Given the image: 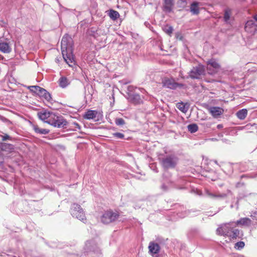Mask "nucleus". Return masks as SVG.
Returning a JSON list of instances; mask_svg holds the SVG:
<instances>
[{
  "label": "nucleus",
  "mask_w": 257,
  "mask_h": 257,
  "mask_svg": "<svg viewBox=\"0 0 257 257\" xmlns=\"http://www.w3.org/2000/svg\"><path fill=\"white\" fill-rule=\"evenodd\" d=\"M38 116L44 122L55 127L65 128L68 123L63 116L52 111H41L38 113Z\"/></svg>",
  "instance_id": "1"
},
{
  "label": "nucleus",
  "mask_w": 257,
  "mask_h": 257,
  "mask_svg": "<svg viewBox=\"0 0 257 257\" xmlns=\"http://www.w3.org/2000/svg\"><path fill=\"white\" fill-rule=\"evenodd\" d=\"M73 40L68 35H65L61 40V50L63 58L69 66L74 64V57L73 54Z\"/></svg>",
  "instance_id": "2"
},
{
  "label": "nucleus",
  "mask_w": 257,
  "mask_h": 257,
  "mask_svg": "<svg viewBox=\"0 0 257 257\" xmlns=\"http://www.w3.org/2000/svg\"><path fill=\"white\" fill-rule=\"evenodd\" d=\"M206 69L207 74L211 76L212 77H208L207 75H206L204 78V80L207 82L210 83L218 81L213 77V76L220 69L219 64L215 59H210L207 61Z\"/></svg>",
  "instance_id": "3"
},
{
  "label": "nucleus",
  "mask_w": 257,
  "mask_h": 257,
  "mask_svg": "<svg viewBox=\"0 0 257 257\" xmlns=\"http://www.w3.org/2000/svg\"><path fill=\"white\" fill-rule=\"evenodd\" d=\"M178 158L174 155H169L162 158L160 163L165 170L175 168L178 164Z\"/></svg>",
  "instance_id": "4"
},
{
  "label": "nucleus",
  "mask_w": 257,
  "mask_h": 257,
  "mask_svg": "<svg viewBox=\"0 0 257 257\" xmlns=\"http://www.w3.org/2000/svg\"><path fill=\"white\" fill-rule=\"evenodd\" d=\"M119 217V214L117 211L114 212L109 209L103 212L100 217V221L103 224H108L115 222Z\"/></svg>",
  "instance_id": "5"
},
{
  "label": "nucleus",
  "mask_w": 257,
  "mask_h": 257,
  "mask_svg": "<svg viewBox=\"0 0 257 257\" xmlns=\"http://www.w3.org/2000/svg\"><path fill=\"white\" fill-rule=\"evenodd\" d=\"M70 212L73 217H76L83 222L86 220L83 209L81 206L77 203H74L71 205Z\"/></svg>",
  "instance_id": "6"
},
{
  "label": "nucleus",
  "mask_w": 257,
  "mask_h": 257,
  "mask_svg": "<svg viewBox=\"0 0 257 257\" xmlns=\"http://www.w3.org/2000/svg\"><path fill=\"white\" fill-rule=\"evenodd\" d=\"M205 74V68L202 65L193 67L189 72V76L192 79H200L202 75Z\"/></svg>",
  "instance_id": "7"
},
{
  "label": "nucleus",
  "mask_w": 257,
  "mask_h": 257,
  "mask_svg": "<svg viewBox=\"0 0 257 257\" xmlns=\"http://www.w3.org/2000/svg\"><path fill=\"white\" fill-rule=\"evenodd\" d=\"M244 29L246 32L251 35L257 33V15L254 16V20L247 21L245 25Z\"/></svg>",
  "instance_id": "8"
},
{
  "label": "nucleus",
  "mask_w": 257,
  "mask_h": 257,
  "mask_svg": "<svg viewBox=\"0 0 257 257\" xmlns=\"http://www.w3.org/2000/svg\"><path fill=\"white\" fill-rule=\"evenodd\" d=\"M163 86L165 87L172 89H175L177 87H182L184 84L176 82L173 79L165 78L162 81Z\"/></svg>",
  "instance_id": "9"
},
{
  "label": "nucleus",
  "mask_w": 257,
  "mask_h": 257,
  "mask_svg": "<svg viewBox=\"0 0 257 257\" xmlns=\"http://www.w3.org/2000/svg\"><path fill=\"white\" fill-rule=\"evenodd\" d=\"M102 116V114L96 110H88L83 115V117L86 119H94L98 121Z\"/></svg>",
  "instance_id": "10"
},
{
  "label": "nucleus",
  "mask_w": 257,
  "mask_h": 257,
  "mask_svg": "<svg viewBox=\"0 0 257 257\" xmlns=\"http://www.w3.org/2000/svg\"><path fill=\"white\" fill-rule=\"evenodd\" d=\"M149 252L153 257H157V254L159 252L161 247L160 245L154 241H151L149 245Z\"/></svg>",
  "instance_id": "11"
},
{
  "label": "nucleus",
  "mask_w": 257,
  "mask_h": 257,
  "mask_svg": "<svg viewBox=\"0 0 257 257\" xmlns=\"http://www.w3.org/2000/svg\"><path fill=\"white\" fill-rule=\"evenodd\" d=\"M130 102L135 104L139 105L143 103V100L141 96L137 93H130L127 97Z\"/></svg>",
  "instance_id": "12"
},
{
  "label": "nucleus",
  "mask_w": 257,
  "mask_h": 257,
  "mask_svg": "<svg viewBox=\"0 0 257 257\" xmlns=\"http://www.w3.org/2000/svg\"><path fill=\"white\" fill-rule=\"evenodd\" d=\"M174 5V0H164L162 9L166 13H170L172 12Z\"/></svg>",
  "instance_id": "13"
},
{
  "label": "nucleus",
  "mask_w": 257,
  "mask_h": 257,
  "mask_svg": "<svg viewBox=\"0 0 257 257\" xmlns=\"http://www.w3.org/2000/svg\"><path fill=\"white\" fill-rule=\"evenodd\" d=\"M12 48L10 42L0 41V51L4 53H9L11 52Z\"/></svg>",
  "instance_id": "14"
},
{
  "label": "nucleus",
  "mask_w": 257,
  "mask_h": 257,
  "mask_svg": "<svg viewBox=\"0 0 257 257\" xmlns=\"http://www.w3.org/2000/svg\"><path fill=\"white\" fill-rule=\"evenodd\" d=\"M209 112L215 118L218 117L223 113V109L220 107L213 106L211 107L208 109Z\"/></svg>",
  "instance_id": "15"
},
{
  "label": "nucleus",
  "mask_w": 257,
  "mask_h": 257,
  "mask_svg": "<svg viewBox=\"0 0 257 257\" xmlns=\"http://www.w3.org/2000/svg\"><path fill=\"white\" fill-rule=\"evenodd\" d=\"M239 230L238 229L231 228L230 230L226 232L225 236H228L232 239H236L239 236Z\"/></svg>",
  "instance_id": "16"
},
{
  "label": "nucleus",
  "mask_w": 257,
  "mask_h": 257,
  "mask_svg": "<svg viewBox=\"0 0 257 257\" xmlns=\"http://www.w3.org/2000/svg\"><path fill=\"white\" fill-rule=\"evenodd\" d=\"M41 91L39 94L40 97H42L45 98L47 101L51 102L52 100V98L51 94L48 92L45 89L42 88L41 89Z\"/></svg>",
  "instance_id": "17"
},
{
  "label": "nucleus",
  "mask_w": 257,
  "mask_h": 257,
  "mask_svg": "<svg viewBox=\"0 0 257 257\" xmlns=\"http://www.w3.org/2000/svg\"><path fill=\"white\" fill-rule=\"evenodd\" d=\"M190 10L193 15H198L199 14V3L196 2L192 3L190 5Z\"/></svg>",
  "instance_id": "18"
},
{
  "label": "nucleus",
  "mask_w": 257,
  "mask_h": 257,
  "mask_svg": "<svg viewBox=\"0 0 257 257\" xmlns=\"http://www.w3.org/2000/svg\"><path fill=\"white\" fill-rule=\"evenodd\" d=\"M235 224L236 225H241L245 226H250L251 224V220L247 217L241 218L239 220H237Z\"/></svg>",
  "instance_id": "19"
},
{
  "label": "nucleus",
  "mask_w": 257,
  "mask_h": 257,
  "mask_svg": "<svg viewBox=\"0 0 257 257\" xmlns=\"http://www.w3.org/2000/svg\"><path fill=\"white\" fill-rule=\"evenodd\" d=\"M33 128L34 131L37 134L41 135H46L49 133L50 131L47 129L40 128L38 125L33 124Z\"/></svg>",
  "instance_id": "20"
},
{
  "label": "nucleus",
  "mask_w": 257,
  "mask_h": 257,
  "mask_svg": "<svg viewBox=\"0 0 257 257\" xmlns=\"http://www.w3.org/2000/svg\"><path fill=\"white\" fill-rule=\"evenodd\" d=\"M58 82L59 86L62 88H65L70 84L69 80L65 76L61 77Z\"/></svg>",
  "instance_id": "21"
},
{
  "label": "nucleus",
  "mask_w": 257,
  "mask_h": 257,
  "mask_svg": "<svg viewBox=\"0 0 257 257\" xmlns=\"http://www.w3.org/2000/svg\"><path fill=\"white\" fill-rule=\"evenodd\" d=\"M0 148L3 151H10L14 149V146L10 144L2 143L0 145Z\"/></svg>",
  "instance_id": "22"
},
{
  "label": "nucleus",
  "mask_w": 257,
  "mask_h": 257,
  "mask_svg": "<svg viewBox=\"0 0 257 257\" xmlns=\"http://www.w3.org/2000/svg\"><path fill=\"white\" fill-rule=\"evenodd\" d=\"M188 4V0H178L177 2L176 5L177 7L180 9L179 11L182 10V9H185L187 7Z\"/></svg>",
  "instance_id": "23"
},
{
  "label": "nucleus",
  "mask_w": 257,
  "mask_h": 257,
  "mask_svg": "<svg viewBox=\"0 0 257 257\" xmlns=\"http://www.w3.org/2000/svg\"><path fill=\"white\" fill-rule=\"evenodd\" d=\"M247 110L246 109H242L236 112L237 117L241 119H244L247 116Z\"/></svg>",
  "instance_id": "24"
},
{
  "label": "nucleus",
  "mask_w": 257,
  "mask_h": 257,
  "mask_svg": "<svg viewBox=\"0 0 257 257\" xmlns=\"http://www.w3.org/2000/svg\"><path fill=\"white\" fill-rule=\"evenodd\" d=\"M28 89L30 90V91L34 93H35L36 95H39L40 91L42 89V87H40L37 85H33V86H29L27 87Z\"/></svg>",
  "instance_id": "25"
},
{
  "label": "nucleus",
  "mask_w": 257,
  "mask_h": 257,
  "mask_svg": "<svg viewBox=\"0 0 257 257\" xmlns=\"http://www.w3.org/2000/svg\"><path fill=\"white\" fill-rule=\"evenodd\" d=\"M109 16L112 20H115L119 18V14L117 11L111 10L109 13Z\"/></svg>",
  "instance_id": "26"
},
{
  "label": "nucleus",
  "mask_w": 257,
  "mask_h": 257,
  "mask_svg": "<svg viewBox=\"0 0 257 257\" xmlns=\"http://www.w3.org/2000/svg\"><path fill=\"white\" fill-rule=\"evenodd\" d=\"M188 130L191 133H194L198 130V125L196 123H191L187 126Z\"/></svg>",
  "instance_id": "27"
},
{
  "label": "nucleus",
  "mask_w": 257,
  "mask_h": 257,
  "mask_svg": "<svg viewBox=\"0 0 257 257\" xmlns=\"http://www.w3.org/2000/svg\"><path fill=\"white\" fill-rule=\"evenodd\" d=\"M206 193L209 197L211 198H217V197L224 198V197H226V195L225 194L216 195V194H213L208 191H207Z\"/></svg>",
  "instance_id": "28"
},
{
  "label": "nucleus",
  "mask_w": 257,
  "mask_h": 257,
  "mask_svg": "<svg viewBox=\"0 0 257 257\" xmlns=\"http://www.w3.org/2000/svg\"><path fill=\"white\" fill-rule=\"evenodd\" d=\"M243 127L245 130H250V132H252L253 130L256 129L257 126L255 123H253L252 124L248 123L245 125Z\"/></svg>",
  "instance_id": "29"
},
{
  "label": "nucleus",
  "mask_w": 257,
  "mask_h": 257,
  "mask_svg": "<svg viewBox=\"0 0 257 257\" xmlns=\"http://www.w3.org/2000/svg\"><path fill=\"white\" fill-rule=\"evenodd\" d=\"M115 123L117 126H122L125 124L124 120L122 118H116L115 119Z\"/></svg>",
  "instance_id": "30"
},
{
  "label": "nucleus",
  "mask_w": 257,
  "mask_h": 257,
  "mask_svg": "<svg viewBox=\"0 0 257 257\" xmlns=\"http://www.w3.org/2000/svg\"><path fill=\"white\" fill-rule=\"evenodd\" d=\"M178 108L183 112H186L188 110V108L183 103H179Z\"/></svg>",
  "instance_id": "31"
},
{
  "label": "nucleus",
  "mask_w": 257,
  "mask_h": 257,
  "mask_svg": "<svg viewBox=\"0 0 257 257\" xmlns=\"http://www.w3.org/2000/svg\"><path fill=\"white\" fill-rule=\"evenodd\" d=\"M245 245V243L243 241H238L235 244L234 247L237 249H242Z\"/></svg>",
  "instance_id": "32"
},
{
  "label": "nucleus",
  "mask_w": 257,
  "mask_h": 257,
  "mask_svg": "<svg viewBox=\"0 0 257 257\" xmlns=\"http://www.w3.org/2000/svg\"><path fill=\"white\" fill-rule=\"evenodd\" d=\"M230 11L226 10L224 15V20L225 22H227L230 19Z\"/></svg>",
  "instance_id": "33"
},
{
  "label": "nucleus",
  "mask_w": 257,
  "mask_h": 257,
  "mask_svg": "<svg viewBox=\"0 0 257 257\" xmlns=\"http://www.w3.org/2000/svg\"><path fill=\"white\" fill-rule=\"evenodd\" d=\"M113 136L116 139H124V135L119 132H116L112 134Z\"/></svg>",
  "instance_id": "34"
},
{
  "label": "nucleus",
  "mask_w": 257,
  "mask_h": 257,
  "mask_svg": "<svg viewBox=\"0 0 257 257\" xmlns=\"http://www.w3.org/2000/svg\"><path fill=\"white\" fill-rule=\"evenodd\" d=\"M136 88V87L133 86V85H129L127 86V94L128 96H129V94L130 93H135L134 92V91L135 90V89Z\"/></svg>",
  "instance_id": "35"
},
{
  "label": "nucleus",
  "mask_w": 257,
  "mask_h": 257,
  "mask_svg": "<svg viewBox=\"0 0 257 257\" xmlns=\"http://www.w3.org/2000/svg\"><path fill=\"white\" fill-rule=\"evenodd\" d=\"M226 232L227 231H225L222 228H218L216 230V232H217V234H218V235L225 236V234H226Z\"/></svg>",
  "instance_id": "36"
},
{
  "label": "nucleus",
  "mask_w": 257,
  "mask_h": 257,
  "mask_svg": "<svg viewBox=\"0 0 257 257\" xmlns=\"http://www.w3.org/2000/svg\"><path fill=\"white\" fill-rule=\"evenodd\" d=\"M2 138V140L3 141H6L7 140H12V138L9 136L7 134H5L4 135H1Z\"/></svg>",
  "instance_id": "37"
},
{
  "label": "nucleus",
  "mask_w": 257,
  "mask_h": 257,
  "mask_svg": "<svg viewBox=\"0 0 257 257\" xmlns=\"http://www.w3.org/2000/svg\"><path fill=\"white\" fill-rule=\"evenodd\" d=\"M173 28L171 26L170 27H167L165 29V32L168 34L169 35H171V34L173 32Z\"/></svg>",
  "instance_id": "38"
},
{
  "label": "nucleus",
  "mask_w": 257,
  "mask_h": 257,
  "mask_svg": "<svg viewBox=\"0 0 257 257\" xmlns=\"http://www.w3.org/2000/svg\"><path fill=\"white\" fill-rule=\"evenodd\" d=\"M200 124L201 125L204 126V127L209 128L211 127L212 123L211 122H204L203 123H201Z\"/></svg>",
  "instance_id": "39"
},
{
  "label": "nucleus",
  "mask_w": 257,
  "mask_h": 257,
  "mask_svg": "<svg viewBox=\"0 0 257 257\" xmlns=\"http://www.w3.org/2000/svg\"><path fill=\"white\" fill-rule=\"evenodd\" d=\"M250 217L255 220H257V210L252 212L250 215Z\"/></svg>",
  "instance_id": "40"
},
{
  "label": "nucleus",
  "mask_w": 257,
  "mask_h": 257,
  "mask_svg": "<svg viewBox=\"0 0 257 257\" xmlns=\"http://www.w3.org/2000/svg\"><path fill=\"white\" fill-rule=\"evenodd\" d=\"M73 124L74 125L75 130H76V129H78V130L81 129L80 125L77 122H74Z\"/></svg>",
  "instance_id": "41"
},
{
  "label": "nucleus",
  "mask_w": 257,
  "mask_h": 257,
  "mask_svg": "<svg viewBox=\"0 0 257 257\" xmlns=\"http://www.w3.org/2000/svg\"><path fill=\"white\" fill-rule=\"evenodd\" d=\"M161 189L163 191H167L168 190V186L167 185H166L165 184H163L161 186Z\"/></svg>",
  "instance_id": "42"
},
{
  "label": "nucleus",
  "mask_w": 257,
  "mask_h": 257,
  "mask_svg": "<svg viewBox=\"0 0 257 257\" xmlns=\"http://www.w3.org/2000/svg\"><path fill=\"white\" fill-rule=\"evenodd\" d=\"M223 127V125L222 124H219L217 125V128L218 129H221Z\"/></svg>",
  "instance_id": "43"
},
{
  "label": "nucleus",
  "mask_w": 257,
  "mask_h": 257,
  "mask_svg": "<svg viewBox=\"0 0 257 257\" xmlns=\"http://www.w3.org/2000/svg\"><path fill=\"white\" fill-rule=\"evenodd\" d=\"M175 188L178 189H185V187H175Z\"/></svg>",
  "instance_id": "44"
},
{
  "label": "nucleus",
  "mask_w": 257,
  "mask_h": 257,
  "mask_svg": "<svg viewBox=\"0 0 257 257\" xmlns=\"http://www.w3.org/2000/svg\"><path fill=\"white\" fill-rule=\"evenodd\" d=\"M55 62L57 63H59V62H60V60H59V58L57 57L56 59H55Z\"/></svg>",
  "instance_id": "45"
},
{
  "label": "nucleus",
  "mask_w": 257,
  "mask_h": 257,
  "mask_svg": "<svg viewBox=\"0 0 257 257\" xmlns=\"http://www.w3.org/2000/svg\"><path fill=\"white\" fill-rule=\"evenodd\" d=\"M243 177H247V176L246 175H243L242 176H241V178H242Z\"/></svg>",
  "instance_id": "46"
},
{
  "label": "nucleus",
  "mask_w": 257,
  "mask_h": 257,
  "mask_svg": "<svg viewBox=\"0 0 257 257\" xmlns=\"http://www.w3.org/2000/svg\"><path fill=\"white\" fill-rule=\"evenodd\" d=\"M3 59V57L0 55V59Z\"/></svg>",
  "instance_id": "47"
}]
</instances>
